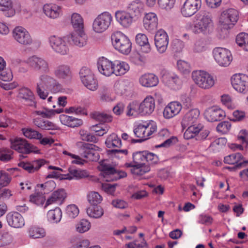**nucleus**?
Here are the masks:
<instances>
[{
	"mask_svg": "<svg viewBox=\"0 0 248 248\" xmlns=\"http://www.w3.org/2000/svg\"><path fill=\"white\" fill-rule=\"evenodd\" d=\"M168 106L171 110H172V112L175 115L178 114L180 112L182 108L181 104L179 102L176 101L170 103L168 105Z\"/></svg>",
	"mask_w": 248,
	"mask_h": 248,
	"instance_id": "obj_56",
	"label": "nucleus"
},
{
	"mask_svg": "<svg viewBox=\"0 0 248 248\" xmlns=\"http://www.w3.org/2000/svg\"><path fill=\"white\" fill-rule=\"evenodd\" d=\"M11 143L16 150L27 154L33 152V149L36 148L29 143L25 139L21 138H16L11 140Z\"/></svg>",
	"mask_w": 248,
	"mask_h": 248,
	"instance_id": "obj_13",
	"label": "nucleus"
},
{
	"mask_svg": "<svg viewBox=\"0 0 248 248\" xmlns=\"http://www.w3.org/2000/svg\"><path fill=\"white\" fill-rule=\"evenodd\" d=\"M72 246L70 248H88L90 245L88 240H81L77 237H73L70 239Z\"/></svg>",
	"mask_w": 248,
	"mask_h": 248,
	"instance_id": "obj_38",
	"label": "nucleus"
},
{
	"mask_svg": "<svg viewBox=\"0 0 248 248\" xmlns=\"http://www.w3.org/2000/svg\"><path fill=\"white\" fill-rule=\"evenodd\" d=\"M140 82L143 86L151 87L155 86L157 84L158 78L154 74H145L140 78Z\"/></svg>",
	"mask_w": 248,
	"mask_h": 248,
	"instance_id": "obj_27",
	"label": "nucleus"
},
{
	"mask_svg": "<svg viewBox=\"0 0 248 248\" xmlns=\"http://www.w3.org/2000/svg\"><path fill=\"white\" fill-rule=\"evenodd\" d=\"M79 134L83 140L88 142H93L94 143L97 142V140L94 135H91L84 130H81L79 131Z\"/></svg>",
	"mask_w": 248,
	"mask_h": 248,
	"instance_id": "obj_49",
	"label": "nucleus"
},
{
	"mask_svg": "<svg viewBox=\"0 0 248 248\" xmlns=\"http://www.w3.org/2000/svg\"><path fill=\"white\" fill-rule=\"evenodd\" d=\"M81 81L85 86L91 91H94L98 87V83L96 79L94 78L93 74L90 75Z\"/></svg>",
	"mask_w": 248,
	"mask_h": 248,
	"instance_id": "obj_33",
	"label": "nucleus"
},
{
	"mask_svg": "<svg viewBox=\"0 0 248 248\" xmlns=\"http://www.w3.org/2000/svg\"><path fill=\"white\" fill-rule=\"evenodd\" d=\"M178 69L185 74L190 72V67L189 64L184 61H179L177 62Z\"/></svg>",
	"mask_w": 248,
	"mask_h": 248,
	"instance_id": "obj_58",
	"label": "nucleus"
},
{
	"mask_svg": "<svg viewBox=\"0 0 248 248\" xmlns=\"http://www.w3.org/2000/svg\"><path fill=\"white\" fill-rule=\"evenodd\" d=\"M13 34L15 39L21 45L28 46L32 43V39L29 33L21 27L15 28Z\"/></svg>",
	"mask_w": 248,
	"mask_h": 248,
	"instance_id": "obj_11",
	"label": "nucleus"
},
{
	"mask_svg": "<svg viewBox=\"0 0 248 248\" xmlns=\"http://www.w3.org/2000/svg\"><path fill=\"white\" fill-rule=\"evenodd\" d=\"M93 119L101 123H108L112 121V117L111 115L105 113L94 112L92 114Z\"/></svg>",
	"mask_w": 248,
	"mask_h": 248,
	"instance_id": "obj_39",
	"label": "nucleus"
},
{
	"mask_svg": "<svg viewBox=\"0 0 248 248\" xmlns=\"http://www.w3.org/2000/svg\"><path fill=\"white\" fill-rule=\"evenodd\" d=\"M111 40L114 48L120 52L128 54L131 50L132 44L128 38L120 32H117L111 36Z\"/></svg>",
	"mask_w": 248,
	"mask_h": 248,
	"instance_id": "obj_3",
	"label": "nucleus"
},
{
	"mask_svg": "<svg viewBox=\"0 0 248 248\" xmlns=\"http://www.w3.org/2000/svg\"><path fill=\"white\" fill-rule=\"evenodd\" d=\"M112 16L108 12H104L95 18L93 23V30L98 33L106 30L110 24Z\"/></svg>",
	"mask_w": 248,
	"mask_h": 248,
	"instance_id": "obj_8",
	"label": "nucleus"
},
{
	"mask_svg": "<svg viewBox=\"0 0 248 248\" xmlns=\"http://www.w3.org/2000/svg\"><path fill=\"white\" fill-rule=\"evenodd\" d=\"M178 141V139L175 136H172L170 138L165 140L163 143L159 145H155L156 148L160 147L168 148L175 144Z\"/></svg>",
	"mask_w": 248,
	"mask_h": 248,
	"instance_id": "obj_47",
	"label": "nucleus"
},
{
	"mask_svg": "<svg viewBox=\"0 0 248 248\" xmlns=\"http://www.w3.org/2000/svg\"><path fill=\"white\" fill-rule=\"evenodd\" d=\"M29 234L33 239L42 238L45 236L46 232L43 228L31 227L29 229Z\"/></svg>",
	"mask_w": 248,
	"mask_h": 248,
	"instance_id": "obj_42",
	"label": "nucleus"
},
{
	"mask_svg": "<svg viewBox=\"0 0 248 248\" xmlns=\"http://www.w3.org/2000/svg\"><path fill=\"white\" fill-rule=\"evenodd\" d=\"M134 168L131 169V172L136 175H142L150 170V167L148 165H135Z\"/></svg>",
	"mask_w": 248,
	"mask_h": 248,
	"instance_id": "obj_44",
	"label": "nucleus"
},
{
	"mask_svg": "<svg viewBox=\"0 0 248 248\" xmlns=\"http://www.w3.org/2000/svg\"><path fill=\"white\" fill-rule=\"evenodd\" d=\"M145 155H147L145 151H139L133 153V163L135 164V165H146V158Z\"/></svg>",
	"mask_w": 248,
	"mask_h": 248,
	"instance_id": "obj_34",
	"label": "nucleus"
},
{
	"mask_svg": "<svg viewBox=\"0 0 248 248\" xmlns=\"http://www.w3.org/2000/svg\"><path fill=\"white\" fill-rule=\"evenodd\" d=\"M200 115L199 110L197 109H192L187 112L183 117L181 124L183 128L187 126L196 123Z\"/></svg>",
	"mask_w": 248,
	"mask_h": 248,
	"instance_id": "obj_20",
	"label": "nucleus"
},
{
	"mask_svg": "<svg viewBox=\"0 0 248 248\" xmlns=\"http://www.w3.org/2000/svg\"><path fill=\"white\" fill-rule=\"evenodd\" d=\"M157 16L155 13L146 14L143 20L144 28L149 31L155 29L157 26Z\"/></svg>",
	"mask_w": 248,
	"mask_h": 248,
	"instance_id": "obj_23",
	"label": "nucleus"
},
{
	"mask_svg": "<svg viewBox=\"0 0 248 248\" xmlns=\"http://www.w3.org/2000/svg\"><path fill=\"white\" fill-rule=\"evenodd\" d=\"M184 47V44L183 41L179 39H174L171 44L172 51L174 52H180Z\"/></svg>",
	"mask_w": 248,
	"mask_h": 248,
	"instance_id": "obj_50",
	"label": "nucleus"
},
{
	"mask_svg": "<svg viewBox=\"0 0 248 248\" xmlns=\"http://www.w3.org/2000/svg\"><path fill=\"white\" fill-rule=\"evenodd\" d=\"M47 217L50 220L53 221L54 222H59L62 217L61 210L59 207L55 208L54 210H50L47 213Z\"/></svg>",
	"mask_w": 248,
	"mask_h": 248,
	"instance_id": "obj_37",
	"label": "nucleus"
},
{
	"mask_svg": "<svg viewBox=\"0 0 248 248\" xmlns=\"http://www.w3.org/2000/svg\"><path fill=\"white\" fill-rule=\"evenodd\" d=\"M55 36H51L49 38V43L51 47L58 53L61 55H65L69 51V48L66 45L65 40Z\"/></svg>",
	"mask_w": 248,
	"mask_h": 248,
	"instance_id": "obj_14",
	"label": "nucleus"
},
{
	"mask_svg": "<svg viewBox=\"0 0 248 248\" xmlns=\"http://www.w3.org/2000/svg\"><path fill=\"white\" fill-rule=\"evenodd\" d=\"M80 78L82 81L86 78H87L90 75L93 74L91 71V70L86 67H82L79 73Z\"/></svg>",
	"mask_w": 248,
	"mask_h": 248,
	"instance_id": "obj_64",
	"label": "nucleus"
},
{
	"mask_svg": "<svg viewBox=\"0 0 248 248\" xmlns=\"http://www.w3.org/2000/svg\"><path fill=\"white\" fill-rule=\"evenodd\" d=\"M64 39L70 44L82 47L86 45L88 37L82 30L75 31L73 33L64 36Z\"/></svg>",
	"mask_w": 248,
	"mask_h": 248,
	"instance_id": "obj_10",
	"label": "nucleus"
},
{
	"mask_svg": "<svg viewBox=\"0 0 248 248\" xmlns=\"http://www.w3.org/2000/svg\"><path fill=\"white\" fill-rule=\"evenodd\" d=\"M47 90L44 86L42 85V83H37V93L41 99H45L47 96L48 93L47 92Z\"/></svg>",
	"mask_w": 248,
	"mask_h": 248,
	"instance_id": "obj_54",
	"label": "nucleus"
},
{
	"mask_svg": "<svg viewBox=\"0 0 248 248\" xmlns=\"http://www.w3.org/2000/svg\"><path fill=\"white\" fill-rule=\"evenodd\" d=\"M90 227V223L86 219H82L77 225L76 230L80 233H83L88 231Z\"/></svg>",
	"mask_w": 248,
	"mask_h": 248,
	"instance_id": "obj_46",
	"label": "nucleus"
},
{
	"mask_svg": "<svg viewBox=\"0 0 248 248\" xmlns=\"http://www.w3.org/2000/svg\"><path fill=\"white\" fill-rule=\"evenodd\" d=\"M175 0H158L159 6L167 10H170L173 6Z\"/></svg>",
	"mask_w": 248,
	"mask_h": 248,
	"instance_id": "obj_52",
	"label": "nucleus"
},
{
	"mask_svg": "<svg viewBox=\"0 0 248 248\" xmlns=\"http://www.w3.org/2000/svg\"><path fill=\"white\" fill-rule=\"evenodd\" d=\"M97 68L102 74L108 77L112 74L117 76H122L129 69V65L124 62L115 61L112 62L103 57L99 59Z\"/></svg>",
	"mask_w": 248,
	"mask_h": 248,
	"instance_id": "obj_1",
	"label": "nucleus"
},
{
	"mask_svg": "<svg viewBox=\"0 0 248 248\" xmlns=\"http://www.w3.org/2000/svg\"><path fill=\"white\" fill-rule=\"evenodd\" d=\"M77 145L82 151L81 154L82 157L91 161H97L99 159V155L96 152V151L99 150L98 147L93 144L81 141L78 142Z\"/></svg>",
	"mask_w": 248,
	"mask_h": 248,
	"instance_id": "obj_5",
	"label": "nucleus"
},
{
	"mask_svg": "<svg viewBox=\"0 0 248 248\" xmlns=\"http://www.w3.org/2000/svg\"><path fill=\"white\" fill-rule=\"evenodd\" d=\"M231 83L233 88L242 93L248 91V76L243 74L234 75L231 78Z\"/></svg>",
	"mask_w": 248,
	"mask_h": 248,
	"instance_id": "obj_9",
	"label": "nucleus"
},
{
	"mask_svg": "<svg viewBox=\"0 0 248 248\" xmlns=\"http://www.w3.org/2000/svg\"><path fill=\"white\" fill-rule=\"evenodd\" d=\"M60 7L56 5L46 4L43 6V12L45 15L51 18H57L59 15Z\"/></svg>",
	"mask_w": 248,
	"mask_h": 248,
	"instance_id": "obj_30",
	"label": "nucleus"
},
{
	"mask_svg": "<svg viewBox=\"0 0 248 248\" xmlns=\"http://www.w3.org/2000/svg\"><path fill=\"white\" fill-rule=\"evenodd\" d=\"M8 224L14 228H21L24 225V220L18 212L9 213L6 216Z\"/></svg>",
	"mask_w": 248,
	"mask_h": 248,
	"instance_id": "obj_21",
	"label": "nucleus"
},
{
	"mask_svg": "<svg viewBox=\"0 0 248 248\" xmlns=\"http://www.w3.org/2000/svg\"><path fill=\"white\" fill-rule=\"evenodd\" d=\"M28 62L35 70H39L44 73H47L49 71L47 62L41 58L33 56L28 59Z\"/></svg>",
	"mask_w": 248,
	"mask_h": 248,
	"instance_id": "obj_18",
	"label": "nucleus"
},
{
	"mask_svg": "<svg viewBox=\"0 0 248 248\" xmlns=\"http://www.w3.org/2000/svg\"><path fill=\"white\" fill-rule=\"evenodd\" d=\"M187 127H188L187 129H188L191 133H193L196 136L203 128V126L201 124H199L197 125L195 123L191 124L189 126H187Z\"/></svg>",
	"mask_w": 248,
	"mask_h": 248,
	"instance_id": "obj_62",
	"label": "nucleus"
},
{
	"mask_svg": "<svg viewBox=\"0 0 248 248\" xmlns=\"http://www.w3.org/2000/svg\"><path fill=\"white\" fill-rule=\"evenodd\" d=\"M115 18L121 25L127 28L132 24L133 17L129 13L118 11L115 13Z\"/></svg>",
	"mask_w": 248,
	"mask_h": 248,
	"instance_id": "obj_24",
	"label": "nucleus"
},
{
	"mask_svg": "<svg viewBox=\"0 0 248 248\" xmlns=\"http://www.w3.org/2000/svg\"><path fill=\"white\" fill-rule=\"evenodd\" d=\"M87 213L91 217L95 218L101 217L104 214L103 208L97 205H93L87 209Z\"/></svg>",
	"mask_w": 248,
	"mask_h": 248,
	"instance_id": "obj_31",
	"label": "nucleus"
},
{
	"mask_svg": "<svg viewBox=\"0 0 248 248\" xmlns=\"http://www.w3.org/2000/svg\"><path fill=\"white\" fill-rule=\"evenodd\" d=\"M71 23L75 31L83 30V20L79 14L74 13L72 15Z\"/></svg>",
	"mask_w": 248,
	"mask_h": 248,
	"instance_id": "obj_32",
	"label": "nucleus"
},
{
	"mask_svg": "<svg viewBox=\"0 0 248 248\" xmlns=\"http://www.w3.org/2000/svg\"><path fill=\"white\" fill-rule=\"evenodd\" d=\"M102 200V197L96 192H92L88 196V201L92 206L97 205Z\"/></svg>",
	"mask_w": 248,
	"mask_h": 248,
	"instance_id": "obj_45",
	"label": "nucleus"
},
{
	"mask_svg": "<svg viewBox=\"0 0 248 248\" xmlns=\"http://www.w3.org/2000/svg\"><path fill=\"white\" fill-rule=\"evenodd\" d=\"M22 131L24 135L29 139L40 140L42 138V135L41 133L31 128H22Z\"/></svg>",
	"mask_w": 248,
	"mask_h": 248,
	"instance_id": "obj_41",
	"label": "nucleus"
},
{
	"mask_svg": "<svg viewBox=\"0 0 248 248\" xmlns=\"http://www.w3.org/2000/svg\"><path fill=\"white\" fill-rule=\"evenodd\" d=\"M201 5V0H186L181 9V13L185 17L191 16L198 11Z\"/></svg>",
	"mask_w": 248,
	"mask_h": 248,
	"instance_id": "obj_12",
	"label": "nucleus"
},
{
	"mask_svg": "<svg viewBox=\"0 0 248 248\" xmlns=\"http://www.w3.org/2000/svg\"><path fill=\"white\" fill-rule=\"evenodd\" d=\"M66 212L70 217L74 218L78 214L79 210L75 204H72L67 207Z\"/></svg>",
	"mask_w": 248,
	"mask_h": 248,
	"instance_id": "obj_55",
	"label": "nucleus"
},
{
	"mask_svg": "<svg viewBox=\"0 0 248 248\" xmlns=\"http://www.w3.org/2000/svg\"><path fill=\"white\" fill-rule=\"evenodd\" d=\"M69 175L72 178L75 177L76 179H80L89 176L87 172L85 170H80L73 169L70 167L68 169Z\"/></svg>",
	"mask_w": 248,
	"mask_h": 248,
	"instance_id": "obj_43",
	"label": "nucleus"
},
{
	"mask_svg": "<svg viewBox=\"0 0 248 248\" xmlns=\"http://www.w3.org/2000/svg\"><path fill=\"white\" fill-rule=\"evenodd\" d=\"M18 97L23 100L26 105L36 107L35 97L32 91L28 88L23 87L19 90Z\"/></svg>",
	"mask_w": 248,
	"mask_h": 248,
	"instance_id": "obj_19",
	"label": "nucleus"
},
{
	"mask_svg": "<svg viewBox=\"0 0 248 248\" xmlns=\"http://www.w3.org/2000/svg\"><path fill=\"white\" fill-rule=\"evenodd\" d=\"M155 108V100L152 96L146 97L140 104L139 114L144 116L151 114Z\"/></svg>",
	"mask_w": 248,
	"mask_h": 248,
	"instance_id": "obj_17",
	"label": "nucleus"
},
{
	"mask_svg": "<svg viewBox=\"0 0 248 248\" xmlns=\"http://www.w3.org/2000/svg\"><path fill=\"white\" fill-rule=\"evenodd\" d=\"M238 12L234 9L224 11L221 14L219 22L224 29L232 28L238 20Z\"/></svg>",
	"mask_w": 248,
	"mask_h": 248,
	"instance_id": "obj_6",
	"label": "nucleus"
},
{
	"mask_svg": "<svg viewBox=\"0 0 248 248\" xmlns=\"http://www.w3.org/2000/svg\"><path fill=\"white\" fill-rule=\"evenodd\" d=\"M204 115L208 121L213 122L223 119L225 117V113L220 108L212 107L205 111Z\"/></svg>",
	"mask_w": 248,
	"mask_h": 248,
	"instance_id": "obj_16",
	"label": "nucleus"
},
{
	"mask_svg": "<svg viewBox=\"0 0 248 248\" xmlns=\"http://www.w3.org/2000/svg\"><path fill=\"white\" fill-rule=\"evenodd\" d=\"M233 118L230 119L231 121L233 122L240 121L245 118V114L243 111L239 110H235L233 113Z\"/></svg>",
	"mask_w": 248,
	"mask_h": 248,
	"instance_id": "obj_63",
	"label": "nucleus"
},
{
	"mask_svg": "<svg viewBox=\"0 0 248 248\" xmlns=\"http://www.w3.org/2000/svg\"><path fill=\"white\" fill-rule=\"evenodd\" d=\"M213 54L216 61L221 66H228L232 60L230 51L225 48L216 47Z\"/></svg>",
	"mask_w": 248,
	"mask_h": 248,
	"instance_id": "obj_7",
	"label": "nucleus"
},
{
	"mask_svg": "<svg viewBox=\"0 0 248 248\" xmlns=\"http://www.w3.org/2000/svg\"><path fill=\"white\" fill-rule=\"evenodd\" d=\"M236 43L244 50L248 51V34L244 32L239 33L236 37Z\"/></svg>",
	"mask_w": 248,
	"mask_h": 248,
	"instance_id": "obj_36",
	"label": "nucleus"
},
{
	"mask_svg": "<svg viewBox=\"0 0 248 248\" xmlns=\"http://www.w3.org/2000/svg\"><path fill=\"white\" fill-rule=\"evenodd\" d=\"M197 19L192 30L195 33L204 34L211 32L213 29V23L210 13L203 11L196 15Z\"/></svg>",
	"mask_w": 248,
	"mask_h": 248,
	"instance_id": "obj_2",
	"label": "nucleus"
},
{
	"mask_svg": "<svg viewBox=\"0 0 248 248\" xmlns=\"http://www.w3.org/2000/svg\"><path fill=\"white\" fill-rule=\"evenodd\" d=\"M105 160H102L99 162V170L101 172L104 179L109 177V175L113 174L116 172V170L110 164L105 163Z\"/></svg>",
	"mask_w": 248,
	"mask_h": 248,
	"instance_id": "obj_29",
	"label": "nucleus"
},
{
	"mask_svg": "<svg viewBox=\"0 0 248 248\" xmlns=\"http://www.w3.org/2000/svg\"><path fill=\"white\" fill-rule=\"evenodd\" d=\"M128 13L133 17L139 18L143 13V5L140 2L133 1L128 8Z\"/></svg>",
	"mask_w": 248,
	"mask_h": 248,
	"instance_id": "obj_26",
	"label": "nucleus"
},
{
	"mask_svg": "<svg viewBox=\"0 0 248 248\" xmlns=\"http://www.w3.org/2000/svg\"><path fill=\"white\" fill-rule=\"evenodd\" d=\"M231 124L228 121L220 122L217 126V130L222 133H226L230 129Z\"/></svg>",
	"mask_w": 248,
	"mask_h": 248,
	"instance_id": "obj_53",
	"label": "nucleus"
},
{
	"mask_svg": "<svg viewBox=\"0 0 248 248\" xmlns=\"http://www.w3.org/2000/svg\"><path fill=\"white\" fill-rule=\"evenodd\" d=\"M192 78L194 82L200 87L208 89L214 84L213 78L203 71H196L192 72Z\"/></svg>",
	"mask_w": 248,
	"mask_h": 248,
	"instance_id": "obj_4",
	"label": "nucleus"
},
{
	"mask_svg": "<svg viewBox=\"0 0 248 248\" xmlns=\"http://www.w3.org/2000/svg\"><path fill=\"white\" fill-rule=\"evenodd\" d=\"M54 75L58 78L62 79H70L72 77L70 68L67 65L58 66L54 71Z\"/></svg>",
	"mask_w": 248,
	"mask_h": 248,
	"instance_id": "obj_25",
	"label": "nucleus"
},
{
	"mask_svg": "<svg viewBox=\"0 0 248 248\" xmlns=\"http://www.w3.org/2000/svg\"><path fill=\"white\" fill-rule=\"evenodd\" d=\"M111 203L114 207L120 209L126 208L128 206L127 203L125 202L120 199L113 200Z\"/></svg>",
	"mask_w": 248,
	"mask_h": 248,
	"instance_id": "obj_61",
	"label": "nucleus"
},
{
	"mask_svg": "<svg viewBox=\"0 0 248 248\" xmlns=\"http://www.w3.org/2000/svg\"><path fill=\"white\" fill-rule=\"evenodd\" d=\"M139 106L140 105L136 101L130 103L127 107V115L129 116H133L134 115V112H138L139 113Z\"/></svg>",
	"mask_w": 248,
	"mask_h": 248,
	"instance_id": "obj_51",
	"label": "nucleus"
},
{
	"mask_svg": "<svg viewBox=\"0 0 248 248\" xmlns=\"http://www.w3.org/2000/svg\"><path fill=\"white\" fill-rule=\"evenodd\" d=\"M46 199L43 194L37 193L30 196V201L38 205H43Z\"/></svg>",
	"mask_w": 248,
	"mask_h": 248,
	"instance_id": "obj_48",
	"label": "nucleus"
},
{
	"mask_svg": "<svg viewBox=\"0 0 248 248\" xmlns=\"http://www.w3.org/2000/svg\"><path fill=\"white\" fill-rule=\"evenodd\" d=\"M56 80L47 75H42L40 77V81L38 83H42V85L44 86L47 89H50L52 86H54Z\"/></svg>",
	"mask_w": 248,
	"mask_h": 248,
	"instance_id": "obj_40",
	"label": "nucleus"
},
{
	"mask_svg": "<svg viewBox=\"0 0 248 248\" xmlns=\"http://www.w3.org/2000/svg\"><path fill=\"white\" fill-rule=\"evenodd\" d=\"M0 10L8 11L7 16H12L15 13L12 9V2L11 0H0Z\"/></svg>",
	"mask_w": 248,
	"mask_h": 248,
	"instance_id": "obj_35",
	"label": "nucleus"
},
{
	"mask_svg": "<svg viewBox=\"0 0 248 248\" xmlns=\"http://www.w3.org/2000/svg\"><path fill=\"white\" fill-rule=\"evenodd\" d=\"M238 139L242 140L243 144L246 143V147L248 145V132L246 130H242L238 136Z\"/></svg>",
	"mask_w": 248,
	"mask_h": 248,
	"instance_id": "obj_60",
	"label": "nucleus"
},
{
	"mask_svg": "<svg viewBox=\"0 0 248 248\" xmlns=\"http://www.w3.org/2000/svg\"><path fill=\"white\" fill-rule=\"evenodd\" d=\"M66 197V193L63 189L55 191L46 202L45 207L53 203L61 204Z\"/></svg>",
	"mask_w": 248,
	"mask_h": 248,
	"instance_id": "obj_22",
	"label": "nucleus"
},
{
	"mask_svg": "<svg viewBox=\"0 0 248 248\" xmlns=\"http://www.w3.org/2000/svg\"><path fill=\"white\" fill-rule=\"evenodd\" d=\"M136 42L141 46L142 52L147 53L150 51V46L147 36L144 34H138L136 37Z\"/></svg>",
	"mask_w": 248,
	"mask_h": 248,
	"instance_id": "obj_28",
	"label": "nucleus"
},
{
	"mask_svg": "<svg viewBox=\"0 0 248 248\" xmlns=\"http://www.w3.org/2000/svg\"><path fill=\"white\" fill-rule=\"evenodd\" d=\"M142 124H140L134 130V132L136 137L138 138L144 137L145 132V130L147 128Z\"/></svg>",
	"mask_w": 248,
	"mask_h": 248,
	"instance_id": "obj_59",
	"label": "nucleus"
},
{
	"mask_svg": "<svg viewBox=\"0 0 248 248\" xmlns=\"http://www.w3.org/2000/svg\"><path fill=\"white\" fill-rule=\"evenodd\" d=\"M0 186L2 188L7 186L10 183L11 178L9 177L8 173L6 172L2 173V171H0Z\"/></svg>",
	"mask_w": 248,
	"mask_h": 248,
	"instance_id": "obj_57",
	"label": "nucleus"
},
{
	"mask_svg": "<svg viewBox=\"0 0 248 248\" xmlns=\"http://www.w3.org/2000/svg\"><path fill=\"white\" fill-rule=\"evenodd\" d=\"M155 45L158 51L164 53L169 43V37L166 32L162 30L157 31L155 36Z\"/></svg>",
	"mask_w": 248,
	"mask_h": 248,
	"instance_id": "obj_15",
	"label": "nucleus"
}]
</instances>
